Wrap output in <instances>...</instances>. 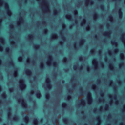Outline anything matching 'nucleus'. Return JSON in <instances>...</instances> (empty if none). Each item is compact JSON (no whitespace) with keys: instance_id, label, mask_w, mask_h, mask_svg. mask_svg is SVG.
<instances>
[{"instance_id":"obj_57","label":"nucleus","mask_w":125,"mask_h":125,"mask_svg":"<svg viewBox=\"0 0 125 125\" xmlns=\"http://www.w3.org/2000/svg\"><path fill=\"white\" fill-rule=\"evenodd\" d=\"M108 118H111V117H112V116H111V115H109L108 116Z\"/></svg>"},{"instance_id":"obj_13","label":"nucleus","mask_w":125,"mask_h":125,"mask_svg":"<svg viewBox=\"0 0 125 125\" xmlns=\"http://www.w3.org/2000/svg\"><path fill=\"white\" fill-rule=\"evenodd\" d=\"M80 103H81L82 105H83L84 104V100L83 99H82L81 100H79Z\"/></svg>"},{"instance_id":"obj_64","label":"nucleus","mask_w":125,"mask_h":125,"mask_svg":"<svg viewBox=\"0 0 125 125\" xmlns=\"http://www.w3.org/2000/svg\"><path fill=\"white\" fill-rule=\"evenodd\" d=\"M36 76H34V77H33L34 80H35V79H36Z\"/></svg>"},{"instance_id":"obj_18","label":"nucleus","mask_w":125,"mask_h":125,"mask_svg":"<svg viewBox=\"0 0 125 125\" xmlns=\"http://www.w3.org/2000/svg\"><path fill=\"white\" fill-rule=\"evenodd\" d=\"M14 121H18V116L16 115L13 118Z\"/></svg>"},{"instance_id":"obj_60","label":"nucleus","mask_w":125,"mask_h":125,"mask_svg":"<svg viewBox=\"0 0 125 125\" xmlns=\"http://www.w3.org/2000/svg\"><path fill=\"white\" fill-rule=\"evenodd\" d=\"M0 91H1V86L0 85Z\"/></svg>"},{"instance_id":"obj_36","label":"nucleus","mask_w":125,"mask_h":125,"mask_svg":"<svg viewBox=\"0 0 125 125\" xmlns=\"http://www.w3.org/2000/svg\"><path fill=\"white\" fill-rule=\"evenodd\" d=\"M13 90H14V89L13 88V87H11L9 89V92H13Z\"/></svg>"},{"instance_id":"obj_32","label":"nucleus","mask_w":125,"mask_h":125,"mask_svg":"<svg viewBox=\"0 0 125 125\" xmlns=\"http://www.w3.org/2000/svg\"><path fill=\"white\" fill-rule=\"evenodd\" d=\"M66 18H68L70 20H71V15H67L66 16Z\"/></svg>"},{"instance_id":"obj_59","label":"nucleus","mask_w":125,"mask_h":125,"mask_svg":"<svg viewBox=\"0 0 125 125\" xmlns=\"http://www.w3.org/2000/svg\"><path fill=\"white\" fill-rule=\"evenodd\" d=\"M105 109H108V105L105 106Z\"/></svg>"},{"instance_id":"obj_50","label":"nucleus","mask_w":125,"mask_h":125,"mask_svg":"<svg viewBox=\"0 0 125 125\" xmlns=\"http://www.w3.org/2000/svg\"><path fill=\"white\" fill-rule=\"evenodd\" d=\"M53 37H52V38H54L56 36V34H55V33H54L53 34Z\"/></svg>"},{"instance_id":"obj_14","label":"nucleus","mask_w":125,"mask_h":125,"mask_svg":"<svg viewBox=\"0 0 125 125\" xmlns=\"http://www.w3.org/2000/svg\"><path fill=\"white\" fill-rule=\"evenodd\" d=\"M33 123L34 125H37L38 123V119L37 118H35L33 120Z\"/></svg>"},{"instance_id":"obj_7","label":"nucleus","mask_w":125,"mask_h":125,"mask_svg":"<svg viewBox=\"0 0 125 125\" xmlns=\"http://www.w3.org/2000/svg\"><path fill=\"white\" fill-rule=\"evenodd\" d=\"M118 15L120 18L123 17V12L121 9L118 10Z\"/></svg>"},{"instance_id":"obj_23","label":"nucleus","mask_w":125,"mask_h":125,"mask_svg":"<svg viewBox=\"0 0 125 125\" xmlns=\"http://www.w3.org/2000/svg\"><path fill=\"white\" fill-rule=\"evenodd\" d=\"M109 68L110 69V70H113V69H114V66L113 65V64L110 63L109 65Z\"/></svg>"},{"instance_id":"obj_46","label":"nucleus","mask_w":125,"mask_h":125,"mask_svg":"<svg viewBox=\"0 0 125 125\" xmlns=\"http://www.w3.org/2000/svg\"><path fill=\"white\" fill-rule=\"evenodd\" d=\"M8 114L9 117H11V112L10 111H9L8 112Z\"/></svg>"},{"instance_id":"obj_8","label":"nucleus","mask_w":125,"mask_h":125,"mask_svg":"<svg viewBox=\"0 0 125 125\" xmlns=\"http://www.w3.org/2000/svg\"><path fill=\"white\" fill-rule=\"evenodd\" d=\"M26 73L28 76H31L32 75V70H31L30 69H28L27 70H26Z\"/></svg>"},{"instance_id":"obj_35","label":"nucleus","mask_w":125,"mask_h":125,"mask_svg":"<svg viewBox=\"0 0 125 125\" xmlns=\"http://www.w3.org/2000/svg\"><path fill=\"white\" fill-rule=\"evenodd\" d=\"M49 61H52V59H53L52 56L50 55L49 56Z\"/></svg>"},{"instance_id":"obj_11","label":"nucleus","mask_w":125,"mask_h":125,"mask_svg":"<svg viewBox=\"0 0 125 125\" xmlns=\"http://www.w3.org/2000/svg\"><path fill=\"white\" fill-rule=\"evenodd\" d=\"M24 121H25V123L29 122V116H28V115H26L25 116Z\"/></svg>"},{"instance_id":"obj_43","label":"nucleus","mask_w":125,"mask_h":125,"mask_svg":"<svg viewBox=\"0 0 125 125\" xmlns=\"http://www.w3.org/2000/svg\"><path fill=\"white\" fill-rule=\"evenodd\" d=\"M72 98V97L71 96V95H69L67 96V99L68 100H70V99H71Z\"/></svg>"},{"instance_id":"obj_22","label":"nucleus","mask_w":125,"mask_h":125,"mask_svg":"<svg viewBox=\"0 0 125 125\" xmlns=\"http://www.w3.org/2000/svg\"><path fill=\"white\" fill-rule=\"evenodd\" d=\"M63 123H67L68 122V118H64L62 119Z\"/></svg>"},{"instance_id":"obj_26","label":"nucleus","mask_w":125,"mask_h":125,"mask_svg":"<svg viewBox=\"0 0 125 125\" xmlns=\"http://www.w3.org/2000/svg\"><path fill=\"white\" fill-rule=\"evenodd\" d=\"M22 59H23V57L20 56L18 58V60L20 62H21L22 61Z\"/></svg>"},{"instance_id":"obj_52","label":"nucleus","mask_w":125,"mask_h":125,"mask_svg":"<svg viewBox=\"0 0 125 125\" xmlns=\"http://www.w3.org/2000/svg\"><path fill=\"white\" fill-rule=\"evenodd\" d=\"M79 60H81V61L83 60V58H82V57H79Z\"/></svg>"},{"instance_id":"obj_41","label":"nucleus","mask_w":125,"mask_h":125,"mask_svg":"<svg viewBox=\"0 0 125 125\" xmlns=\"http://www.w3.org/2000/svg\"><path fill=\"white\" fill-rule=\"evenodd\" d=\"M75 15H78V11L77 10H74Z\"/></svg>"},{"instance_id":"obj_37","label":"nucleus","mask_w":125,"mask_h":125,"mask_svg":"<svg viewBox=\"0 0 125 125\" xmlns=\"http://www.w3.org/2000/svg\"><path fill=\"white\" fill-rule=\"evenodd\" d=\"M67 59L66 57L64 58V59H63V62H64V63L67 62Z\"/></svg>"},{"instance_id":"obj_3","label":"nucleus","mask_w":125,"mask_h":125,"mask_svg":"<svg viewBox=\"0 0 125 125\" xmlns=\"http://www.w3.org/2000/svg\"><path fill=\"white\" fill-rule=\"evenodd\" d=\"M46 82L47 83V88H48L49 89L51 88V84L50 83H51L50 79L47 78L46 80Z\"/></svg>"},{"instance_id":"obj_17","label":"nucleus","mask_w":125,"mask_h":125,"mask_svg":"<svg viewBox=\"0 0 125 125\" xmlns=\"http://www.w3.org/2000/svg\"><path fill=\"white\" fill-rule=\"evenodd\" d=\"M62 106L63 108H66V106H67V103L66 102L62 103Z\"/></svg>"},{"instance_id":"obj_55","label":"nucleus","mask_w":125,"mask_h":125,"mask_svg":"<svg viewBox=\"0 0 125 125\" xmlns=\"http://www.w3.org/2000/svg\"><path fill=\"white\" fill-rule=\"evenodd\" d=\"M10 28L11 29H13V25H10Z\"/></svg>"},{"instance_id":"obj_1","label":"nucleus","mask_w":125,"mask_h":125,"mask_svg":"<svg viewBox=\"0 0 125 125\" xmlns=\"http://www.w3.org/2000/svg\"><path fill=\"white\" fill-rule=\"evenodd\" d=\"M20 86L21 90H23L24 88H26V84H25V80L24 79H21L20 80Z\"/></svg>"},{"instance_id":"obj_25","label":"nucleus","mask_w":125,"mask_h":125,"mask_svg":"<svg viewBox=\"0 0 125 125\" xmlns=\"http://www.w3.org/2000/svg\"><path fill=\"white\" fill-rule=\"evenodd\" d=\"M9 64L10 65V66H14V63H13V61L11 60L10 61Z\"/></svg>"},{"instance_id":"obj_44","label":"nucleus","mask_w":125,"mask_h":125,"mask_svg":"<svg viewBox=\"0 0 125 125\" xmlns=\"http://www.w3.org/2000/svg\"><path fill=\"white\" fill-rule=\"evenodd\" d=\"M47 32H48L47 29H44V34H46V33H47Z\"/></svg>"},{"instance_id":"obj_61","label":"nucleus","mask_w":125,"mask_h":125,"mask_svg":"<svg viewBox=\"0 0 125 125\" xmlns=\"http://www.w3.org/2000/svg\"><path fill=\"white\" fill-rule=\"evenodd\" d=\"M63 27L64 28H66V25H65V24H63Z\"/></svg>"},{"instance_id":"obj_27","label":"nucleus","mask_w":125,"mask_h":125,"mask_svg":"<svg viewBox=\"0 0 125 125\" xmlns=\"http://www.w3.org/2000/svg\"><path fill=\"white\" fill-rule=\"evenodd\" d=\"M85 22H86V20H85V19H84L83 20V21L81 23V25H84V23H85Z\"/></svg>"},{"instance_id":"obj_39","label":"nucleus","mask_w":125,"mask_h":125,"mask_svg":"<svg viewBox=\"0 0 125 125\" xmlns=\"http://www.w3.org/2000/svg\"><path fill=\"white\" fill-rule=\"evenodd\" d=\"M96 120L97 121H98V122H100V117H99V116H97L96 117Z\"/></svg>"},{"instance_id":"obj_24","label":"nucleus","mask_w":125,"mask_h":125,"mask_svg":"<svg viewBox=\"0 0 125 125\" xmlns=\"http://www.w3.org/2000/svg\"><path fill=\"white\" fill-rule=\"evenodd\" d=\"M34 47L36 49H39L40 48V44H36L34 45Z\"/></svg>"},{"instance_id":"obj_28","label":"nucleus","mask_w":125,"mask_h":125,"mask_svg":"<svg viewBox=\"0 0 125 125\" xmlns=\"http://www.w3.org/2000/svg\"><path fill=\"white\" fill-rule=\"evenodd\" d=\"M40 68L41 69H44V65L42 63H41L40 65Z\"/></svg>"},{"instance_id":"obj_16","label":"nucleus","mask_w":125,"mask_h":125,"mask_svg":"<svg viewBox=\"0 0 125 125\" xmlns=\"http://www.w3.org/2000/svg\"><path fill=\"white\" fill-rule=\"evenodd\" d=\"M85 42V40L84 39L81 40L80 41V45H82V44L84 43Z\"/></svg>"},{"instance_id":"obj_10","label":"nucleus","mask_w":125,"mask_h":125,"mask_svg":"<svg viewBox=\"0 0 125 125\" xmlns=\"http://www.w3.org/2000/svg\"><path fill=\"white\" fill-rule=\"evenodd\" d=\"M37 98H41V96H42V94L40 92H38L36 94Z\"/></svg>"},{"instance_id":"obj_63","label":"nucleus","mask_w":125,"mask_h":125,"mask_svg":"<svg viewBox=\"0 0 125 125\" xmlns=\"http://www.w3.org/2000/svg\"><path fill=\"white\" fill-rule=\"evenodd\" d=\"M123 111H124V112H125V108L123 109Z\"/></svg>"},{"instance_id":"obj_47","label":"nucleus","mask_w":125,"mask_h":125,"mask_svg":"<svg viewBox=\"0 0 125 125\" xmlns=\"http://www.w3.org/2000/svg\"><path fill=\"white\" fill-rule=\"evenodd\" d=\"M120 57H121V58H123V57H124V54L121 53V54H120Z\"/></svg>"},{"instance_id":"obj_12","label":"nucleus","mask_w":125,"mask_h":125,"mask_svg":"<svg viewBox=\"0 0 125 125\" xmlns=\"http://www.w3.org/2000/svg\"><path fill=\"white\" fill-rule=\"evenodd\" d=\"M19 22H20V23H21V24H22V23H23V22H24V20H23V17H22V16H21V17H20Z\"/></svg>"},{"instance_id":"obj_33","label":"nucleus","mask_w":125,"mask_h":125,"mask_svg":"<svg viewBox=\"0 0 125 125\" xmlns=\"http://www.w3.org/2000/svg\"><path fill=\"white\" fill-rule=\"evenodd\" d=\"M33 34H30L29 35H28V37L29 39H30L31 40H32V39H33Z\"/></svg>"},{"instance_id":"obj_56","label":"nucleus","mask_w":125,"mask_h":125,"mask_svg":"<svg viewBox=\"0 0 125 125\" xmlns=\"http://www.w3.org/2000/svg\"><path fill=\"white\" fill-rule=\"evenodd\" d=\"M104 95V93H100V95Z\"/></svg>"},{"instance_id":"obj_51","label":"nucleus","mask_w":125,"mask_h":125,"mask_svg":"<svg viewBox=\"0 0 125 125\" xmlns=\"http://www.w3.org/2000/svg\"><path fill=\"white\" fill-rule=\"evenodd\" d=\"M60 44H61V45H62V44H63V42L61 41V42H60Z\"/></svg>"},{"instance_id":"obj_45","label":"nucleus","mask_w":125,"mask_h":125,"mask_svg":"<svg viewBox=\"0 0 125 125\" xmlns=\"http://www.w3.org/2000/svg\"><path fill=\"white\" fill-rule=\"evenodd\" d=\"M95 87H96V86L95 85H93L92 86V88L93 89H95Z\"/></svg>"},{"instance_id":"obj_30","label":"nucleus","mask_w":125,"mask_h":125,"mask_svg":"<svg viewBox=\"0 0 125 125\" xmlns=\"http://www.w3.org/2000/svg\"><path fill=\"white\" fill-rule=\"evenodd\" d=\"M100 8L102 10H104V5H100Z\"/></svg>"},{"instance_id":"obj_40","label":"nucleus","mask_w":125,"mask_h":125,"mask_svg":"<svg viewBox=\"0 0 125 125\" xmlns=\"http://www.w3.org/2000/svg\"><path fill=\"white\" fill-rule=\"evenodd\" d=\"M4 40V39H3V37L0 38V41L1 42H3Z\"/></svg>"},{"instance_id":"obj_5","label":"nucleus","mask_w":125,"mask_h":125,"mask_svg":"<svg viewBox=\"0 0 125 125\" xmlns=\"http://www.w3.org/2000/svg\"><path fill=\"white\" fill-rule=\"evenodd\" d=\"M20 101L21 102L22 106L26 109L27 108V103L24 100V99L20 100Z\"/></svg>"},{"instance_id":"obj_29","label":"nucleus","mask_w":125,"mask_h":125,"mask_svg":"<svg viewBox=\"0 0 125 125\" xmlns=\"http://www.w3.org/2000/svg\"><path fill=\"white\" fill-rule=\"evenodd\" d=\"M58 13V10H55L54 12V15H57Z\"/></svg>"},{"instance_id":"obj_20","label":"nucleus","mask_w":125,"mask_h":125,"mask_svg":"<svg viewBox=\"0 0 125 125\" xmlns=\"http://www.w3.org/2000/svg\"><path fill=\"white\" fill-rule=\"evenodd\" d=\"M93 62L95 63V66L97 67V61H96V59H95L94 60H93Z\"/></svg>"},{"instance_id":"obj_19","label":"nucleus","mask_w":125,"mask_h":125,"mask_svg":"<svg viewBox=\"0 0 125 125\" xmlns=\"http://www.w3.org/2000/svg\"><path fill=\"white\" fill-rule=\"evenodd\" d=\"M50 97V95L49 93H47L45 95V98L47 99H49V98Z\"/></svg>"},{"instance_id":"obj_42","label":"nucleus","mask_w":125,"mask_h":125,"mask_svg":"<svg viewBox=\"0 0 125 125\" xmlns=\"http://www.w3.org/2000/svg\"><path fill=\"white\" fill-rule=\"evenodd\" d=\"M109 20L110 21H112L113 20V16H109Z\"/></svg>"},{"instance_id":"obj_2","label":"nucleus","mask_w":125,"mask_h":125,"mask_svg":"<svg viewBox=\"0 0 125 125\" xmlns=\"http://www.w3.org/2000/svg\"><path fill=\"white\" fill-rule=\"evenodd\" d=\"M87 98H88V104H91L92 103V96L91 93L88 92L87 93Z\"/></svg>"},{"instance_id":"obj_6","label":"nucleus","mask_w":125,"mask_h":125,"mask_svg":"<svg viewBox=\"0 0 125 125\" xmlns=\"http://www.w3.org/2000/svg\"><path fill=\"white\" fill-rule=\"evenodd\" d=\"M43 3H44V4L45 6V11H48V10H49L48 6H47V2H46V1L44 0L43 1Z\"/></svg>"},{"instance_id":"obj_9","label":"nucleus","mask_w":125,"mask_h":125,"mask_svg":"<svg viewBox=\"0 0 125 125\" xmlns=\"http://www.w3.org/2000/svg\"><path fill=\"white\" fill-rule=\"evenodd\" d=\"M125 33L122 34V37L121 38V40L122 41V42H123V43H124V44L125 43V37H124V35H125Z\"/></svg>"},{"instance_id":"obj_53","label":"nucleus","mask_w":125,"mask_h":125,"mask_svg":"<svg viewBox=\"0 0 125 125\" xmlns=\"http://www.w3.org/2000/svg\"><path fill=\"white\" fill-rule=\"evenodd\" d=\"M62 40H65L66 38L64 36L62 37Z\"/></svg>"},{"instance_id":"obj_21","label":"nucleus","mask_w":125,"mask_h":125,"mask_svg":"<svg viewBox=\"0 0 125 125\" xmlns=\"http://www.w3.org/2000/svg\"><path fill=\"white\" fill-rule=\"evenodd\" d=\"M98 17V14L97 13H95L94 14V19H97Z\"/></svg>"},{"instance_id":"obj_49","label":"nucleus","mask_w":125,"mask_h":125,"mask_svg":"<svg viewBox=\"0 0 125 125\" xmlns=\"http://www.w3.org/2000/svg\"><path fill=\"white\" fill-rule=\"evenodd\" d=\"M54 67H56V66H57V63L56 62H55L54 63Z\"/></svg>"},{"instance_id":"obj_58","label":"nucleus","mask_w":125,"mask_h":125,"mask_svg":"<svg viewBox=\"0 0 125 125\" xmlns=\"http://www.w3.org/2000/svg\"><path fill=\"white\" fill-rule=\"evenodd\" d=\"M2 62V61H1V59H0V64H1Z\"/></svg>"},{"instance_id":"obj_31","label":"nucleus","mask_w":125,"mask_h":125,"mask_svg":"<svg viewBox=\"0 0 125 125\" xmlns=\"http://www.w3.org/2000/svg\"><path fill=\"white\" fill-rule=\"evenodd\" d=\"M9 50H10V49L9 48V47L6 48L5 49L6 52L7 53L9 52Z\"/></svg>"},{"instance_id":"obj_38","label":"nucleus","mask_w":125,"mask_h":125,"mask_svg":"<svg viewBox=\"0 0 125 125\" xmlns=\"http://www.w3.org/2000/svg\"><path fill=\"white\" fill-rule=\"evenodd\" d=\"M111 43L112 44H114V45H117V42L116 41H113Z\"/></svg>"},{"instance_id":"obj_4","label":"nucleus","mask_w":125,"mask_h":125,"mask_svg":"<svg viewBox=\"0 0 125 125\" xmlns=\"http://www.w3.org/2000/svg\"><path fill=\"white\" fill-rule=\"evenodd\" d=\"M5 6L7 10V13L8 15H10L11 14V11L10 9H9V6L8 5V4H5Z\"/></svg>"},{"instance_id":"obj_62","label":"nucleus","mask_w":125,"mask_h":125,"mask_svg":"<svg viewBox=\"0 0 125 125\" xmlns=\"http://www.w3.org/2000/svg\"><path fill=\"white\" fill-rule=\"evenodd\" d=\"M74 69H77V66H75L74 67Z\"/></svg>"},{"instance_id":"obj_48","label":"nucleus","mask_w":125,"mask_h":125,"mask_svg":"<svg viewBox=\"0 0 125 125\" xmlns=\"http://www.w3.org/2000/svg\"><path fill=\"white\" fill-rule=\"evenodd\" d=\"M91 53L92 54L93 53V52H94V50L92 49L90 51Z\"/></svg>"},{"instance_id":"obj_54","label":"nucleus","mask_w":125,"mask_h":125,"mask_svg":"<svg viewBox=\"0 0 125 125\" xmlns=\"http://www.w3.org/2000/svg\"><path fill=\"white\" fill-rule=\"evenodd\" d=\"M83 90H81V91L80 92V95H82V94H83Z\"/></svg>"},{"instance_id":"obj_34","label":"nucleus","mask_w":125,"mask_h":125,"mask_svg":"<svg viewBox=\"0 0 125 125\" xmlns=\"http://www.w3.org/2000/svg\"><path fill=\"white\" fill-rule=\"evenodd\" d=\"M2 97H3L4 98H6V94L5 93L2 94Z\"/></svg>"},{"instance_id":"obj_15","label":"nucleus","mask_w":125,"mask_h":125,"mask_svg":"<svg viewBox=\"0 0 125 125\" xmlns=\"http://www.w3.org/2000/svg\"><path fill=\"white\" fill-rule=\"evenodd\" d=\"M110 31H106L105 33H104V36H108L110 35Z\"/></svg>"}]
</instances>
